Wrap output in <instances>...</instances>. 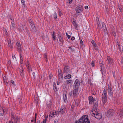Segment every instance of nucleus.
I'll list each match as a JSON object with an SVG mask.
<instances>
[{"instance_id": "1", "label": "nucleus", "mask_w": 123, "mask_h": 123, "mask_svg": "<svg viewBox=\"0 0 123 123\" xmlns=\"http://www.w3.org/2000/svg\"><path fill=\"white\" fill-rule=\"evenodd\" d=\"M89 120L88 119L87 115L82 116L79 120L76 121L75 123H90Z\"/></svg>"}, {"instance_id": "2", "label": "nucleus", "mask_w": 123, "mask_h": 123, "mask_svg": "<svg viewBox=\"0 0 123 123\" xmlns=\"http://www.w3.org/2000/svg\"><path fill=\"white\" fill-rule=\"evenodd\" d=\"M107 89H105L103 91L102 95V101L104 104H105L107 101Z\"/></svg>"}, {"instance_id": "3", "label": "nucleus", "mask_w": 123, "mask_h": 123, "mask_svg": "<svg viewBox=\"0 0 123 123\" xmlns=\"http://www.w3.org/2000/svg\"><path fill=\"white\" fill-rule=\"evenodd\" d=\"M11 117H12V121L11 122V121H10L9 123H13V120H14V123H19V119L18 117L15 116L14 114L12 113Z\"/></svg>"}, {"instance_id": "4", "label": "nucleus", "mask_w": 123, "mask_h": 123, "mask_svg": "<svg viewBox=\"0 0 123 123\" xmlns=\"http://www.w3.org/2000/svg\"><path fill=\"white\" fill-rule=\"evenodd\" d=\"M108 89H107L108 98L109 99L113 97V93L112 88L111 86H108Z\"/></svg>"}, {"instance_id": "5", "label": "nucleus", "mask_w": 123, "mask_h": 123, "mask_svg": "<svg viewBox=\"0 0 123 123\" xmlns=\"http://www.w3.org/2000/svg\"><path fill=\"white\" fill-rule=\"evenodd\" d=\"M92 116H94L96 118L98 119H101L102 116L101 113H98V111H95L92 112Z\"/></svg>"}, {"instance_id": "6", "label": "nucleus", "mask_w": 123, "mask_h": 123, "mask_svg": "<svg viewBox=\"0 0 123 123\" xmlns=\"http://www.w3.org/2000/svg\"><path fill=\"white\" fill-rule=\"evenodd\" d=\"M83 8L81 5H79L77 6L75 8L76 11V13L77 14H79L83 10Z\"/></svg>"}, {"instance_id": "7", "label": "nucleus", "mask_w": 123, "mask_h": 123, "mask_svg": "<svg viewBox=\"0 0 123 123\" xmlns=\"http://www.w3.org/2000/svg\"><path fill=\"white\" fill-rule=\"evenodd\" d=\"M98 104L97 101L96 100L93 102V109L92 110V112H93V111H97V108L98 107Z\"/></svg>"}, {"instance_id": "8", "label": "nucleus", "mask_w": 123, "mask_h": 123, "mask_svg": "<svg viewBox=\"0 0 123 123\" xmlns=\"http://www.w3.org/2000/svg\"><path fill=\"white\" fill-rule=\"evenodd\" d=\"M16 45L17 49L19 53H21L22 50V47L19 42L18 41L16 43Z\"/></svg>"}, {"instance_id": "9", "label": "nucleus", "mask_w": 123, "mask_h": 123, "mask_svg": "<svg viewBox=\"0 0 123 123\" xmlns=\"http://www.w3.org/2000/svg\"><path fill=\"white\" fill-rule=\"evenodd\" d=\"M114 112V111L113 109H109L107 111V116L109 117H111L113 115Z\"/></svg>"}, {"instance_id": "10", "label": "nucleus", "mask_w": 123, "mask_h": 123, "mask_svg": "<svg viewBox=\"0 0 123 123\" xmlns=\"http://www.w3.org/2000/svg\"><path fill=\"white\" fill-rule=\"evenodd\" d=\"M80 85V82L79 80L77 79H76L74 84V88L78 89V88L79 87Z\"/></svg>"}, {"instance_id": "11", "label": "nucleus", "mask_w": 123, "mask_h": 123, "mask_svg": "<svg viewBox=\"0 0 123 123\" xmlns=\"http://www.w3.org/2000/svg\"><path fill=\"white\" fill-rule=\"evenodd\" d=\"M74 88L73 89V90L72 92H73V95L74 96H76L78 95V92L77 88L74 89Z\"/></svg>"}, {"instance_id": "12", "label": "nucleus", "mask_w": 123, "mask_h": 123, "mask_svg": "<svg viewBox=\"0 0 123 123\" xmlns=\"http://www.w3.org/2000/svg\"><path fill=\"white\" fill-rule=\"evenodd\" d=\"M70 68L67 65H65L64 70L63 71V72L64 73H68L69 72Z\"/></svg>"}, {"instance_id": "13", "label": "nucleus", "mask_w": 123, "mask_h": 123, "mask_svg": "<svg viewBox=\"0 0 123 123\" xmlns=\"http://www.w3.org/2000/svg\"><path fill=\"white\" fill-rule=\"evenodd\" d=\"M107 59L109 65H111L112 64L113 62V59L110 56H107Z\"/></svg>"}, {"instance_id": "14", "label": "nucleus", "mask_w": 123, "mask_h": 123, "mask_svg": "<svg viewBox=\"0 0 123 123\" xmlns=\"http://www.w3.org/2000/svg\"><path fill=\"white\" fill-rule=\"evenodd\" d=\"M66 107L65 106H62L60 111L59 112L61 114H62L63 113L65 112V111Z\"/></svg>"}, {"instance_id": "15", "label": "nucleus", "mask_w": 123, "mask_h": 123, "mask_svg": "<svg viewBox=\"0 0 123 123\" xmlns=\"http://www.w3.org/2000/svg\"><path fill=\"white\" fill-rule=\"evenodd\" d=\"M51 35L54 41H56V40L55 33V31H53L51 32Z\"/></svg>"}, {"instance_id": "16", "label": "nucleus", "mask_w": 123, "mask_h": 123, "mask_svg": "<svg viewBox=\"0 0 123 123\" xmlns=\"http://www.w3.org/2000/svg\"><path fill=\"white\" fill-rule=\"evenodd\" d=\"M89 103L90 104H91L93 102H94V99L93 98L92 96H90L89 97Z\"/></svg>"}, {"instance_id": "17", "label": "nucleus", "mask_w": 123, "mask_h": 123, "mask_svg": "<svg viewBox=\"0 0 123 123\" xmlns=\"http://www.w3.org/2000/svg\"><path fill=\"white\" fill-rule=\"evenodd\" d=\"M92 43L93 45V46L94 47V48L96 50H97L98 47L97 46L96 44V43L93 40H92L91 42Z\"/></svg>"}, {"instance_id": "18", "label": "nucleus", "mask_w": 123, "mask_h": 123, "mask_svg": "<svg viewBox=\"0 0 123 123\" xmlns=\"http://www.w3.org/2000/svg\"><path fill=\"white\" fill-rule=\"evenodd\" d=\"M4 113V110L3 108L0 106V116H2Z\"/></svg>"}, {"instance_id": "19", "label": "nucleus", "mask_w": 123, "mask_h": 123, "mask_svg": "<svg viewBox=\"0 0 123 123\" xmlns=\"http://www.w3.org/2000/svg\"><path fill=\"white\" fill-rule=\"evenodd\" d=\"M53 88L54 92H56L57 91V89L56 86V84L55 82H54L53 84Z\"/></svg>"}, {"instance_id": "20", "label": "nucleus", "mask_w": 123, "mask_h": 123, "mask_svg": "<svg viewBox=\"0 0 123 123\" xmlns=\"http://www.w3.org/2000/svg\"><path fill=\"white\" fill-rule=\"evenodd\" d=\"M68 48L69 49V50H69L70 52H74V48L73 46L69 47Z\"/></svg>"}, {"instance_id": "21", "label": "nucleus", "mask_w": 123, "mask_h": 123, "mask_svg": "<svg viewBox=\"0 0 123 123\" xmlns=\"http://www.w3.org/2000/svg\"><path fill=\"white\" fill-rule=\"evenodd\" d=\"M29 21L30 22V24L32 27V28H34L35 27V26L34 25V24L33 22L31 20V22H30V21L29 20Z\"/></svg>"}, {"instance_id": "22", "label": "nucleus", "mask_w": 123, "mask_h": 123, "mask_svg": "<svg viewBox=\"0 0 123 123\" xmlns=\"http://www.w3.org/2000/svg\"><path fill=\"white\" fill-rule=\"evenodd\" d=\"M46 104L48 107L49 108L50 107L51 105V103L49 101H48L47 102Z\"/></svg>"}, {"instance_id": "23", "label": "nucleus", "mask_w": 123, "mask_h": 123, "mask_svg": "<svg viewBox=\"0 0 123 123\" xmlns=\"http://www.w3.org/2000/svg\"><path fill=\"white\" fill-rule=\"evenodd\" d=\"M18 28L19 30H20L21 31H22V30H23L24 29L23 25L22 24L20 25H19Z\"/></svg>"}, {"instance_id": "24", "label": "nucleus", "mask_w": 123, "mask_h": 123, "mask_svg": "<svg viewBox=\"0 0 123 123\" xmlns=\"http://www.w3.org/2000/svg\"><path fill=\"white\" fill-rule=\"evenodd\" d=\"M20 75L22 77H24V69L22 68L21 70H20Z\"/></svg>"}, {"instance_id": "25", "label": "nucleus", "mask_w": 123, "mask_h": 123, "mask_svg": "<svg viewBox=\"0 0 123 123\" xmlns=\"http://www.w3.org/2000/svg\"><path fill=\"white\" fill-rule=\"evenodd\" d=\"M55 115V113L54 112H51L49 115V117L50 118H51Z\"/></svg>"}, {"instance_id": "26", "label": "nucleus", "mask_w": 123, "mask_h": 123, "mask_svg": "<svg viewBox=\"0 0 123 123\" xmlns=\"http://www.w3.org/2000/svg\"><path fill=\"white\" fill-rule=\"evenodd\" d=\"M59 40L60 42H62V41L63 38L61 36V35L60 34L59 35Z\"/></svg>"}, {"instance_id": "27", "label": "nucleus", "mask_w": 123, "mask_h": 123, "mask_svg": "<svg viewBox=\"0 0 123 123\" xmlns=\"http://www.w3.org/2000/svg\"><path fill=\"white\" fill-rule=\"evenodd\" d=\"M58 75L59 76V77L60 78H62L63 77V75L62 73L61 72L60 73L59 70L58 71Z\"/></svg>"}, {"instance_id": "28", "label": "nucleus", "mask_w": 123, "mask_h": 123, "mask_svg": "<svg viewBox=\"0 0 123 123\" xmlns=\"http://www.w3.org/2000/svg\"><path fill=\"white\" fill-rule=\"evenodd\" d=\"M71 74H68V75H66V76H65V77L64 78L65 79H69L71 78Z\"/></svg>"}, {"instance_id": "29", "label": "nucleus", "mask_w": 123, "mask_h": 123, "mask_svg": "<svg viewBox=\"0 0 123 123\" xmlns=\"http://www.w3.org/2000/svg\"><path fill=\"white\" fill-rule=\"evenodd\" d=\"M102 25L103 28L104 30H105L106 29V26L104 23L103 22L102 23Z\"/></svg>"}, {"instance_id": "30", "label": "nucleus", "mask_w": 123, "mask_h": 123, "mask_svg": "<svg viewBox=\"0 0 123 123\" xmlns=\"http://www.w3.org/2000/svg\"><path fill=\"white\" fill-rule=\"evenodd\" d=\"M8 44L9 46L11 48H12V47L11 44V41H10L8 40Z\"/></svg>"}, {"instance_id": "31", "label": "nucleus", "mask_w": 123, "mask_h": 123, "mask_svg": "<svg viewBox=\"0 0 123 123\" xmlns=\"http://www.w3.org/2000/svg\"><path fill=\"white\" fill-rule=\"evenodd\" d=\"M75 104L77 105H79V104L80 103V101L79 99H77L75 101Z\"/></svg>"}, {"instance_id": "32", "label": "nucleus", "mask_w": 123, "mask_h": 123, "mask_svg": "<svg viewBox=\"0 0 123 123\" xmlns=\"http://www.w3.org/2000/svg\"><path fill=\"white\" fill-rule=\"evenodd\" d=\"M15 25L14 24H11V27L13 30H14L15 28Z\"/></svg>"}, {"instance_id": "33", "label": "nucleus", "mask_w": 123, "mask_h": 123, "mask_svg": "<svg viewBox=\"0 0 123 123\" xmlns=\"http://www.w3.org/2000/svg\"><path fill=\"white\" fill-rule=\"evenodd\" d=\"M19 54H20V59L21 60V62H20L21 63V62H22L23 61V58L22 57V55L21 54V53H19Z\"/></svg>"}, {"instance_id": "34", "label": "nucleus", "mask_w": 123, "mask_h": 123, "mask_svg": "<svg viewBox=\"0 0 123 123\" xmlns=\"http://www.w3.org/2000/svg\"><path fill=\"white\" fill-rule=\"evenodd\" d=\"M26 67L28 69L29 71V72H30L32 71V68H31L29 67L28 65H27Z\"/></svg>"}, {"instance_id": "35", "label": "nucleus", "mask_w": 123, "mask_h": 123, "mask_svg": "<svg viewBox=\"0 0 123 123\" xmlns=\"http://www.w3.org/2000/svg\"><path fill=\"white\" fill-rule=\"evenodd\" d=\"M54 17L55 19H56L57 18V15L56 12H55L54 14Z\"/></svg>"}, {"instance_id": "36", "label": "nucleus", "mask_w": 123, "mask_h": 123, "mask_svg": "<svg viewBox=\"0 0 123 123\" xmlns=\"http://www.w3.org/2000/svg\"><path fill=\"white\" fill-rule=\"evenodd\" d=\"M72 80H68L66 81V83L67 84H68L72 82Z\"/></svg>"}, {"instance_id": "37", "label": "nucleus", "mask_w": 123, "mask_h": 123, "mask_svg": "<svg viewBox=\"0 0 123 123\" xmlns=\"http://www.w3.org/2000/svg\"><path fill=\"white\" fill-rule=\"evenodd\" d=\"M64 102V103L67 102V98L63 97Z\"/></svg>"}, {"instance_id": "38", "label": "nucleus", "mask_w": 123, "mask_h": 123, "mask_svg": "<svg viewBox=\"0 0 123 123\" xmlns=\"http://www.w3.org/2000/svg\"><path fill=\"white\" fill-rule=\"evenodd\" d=\"M118 8L120 11V12L122 13L123 12L122 9L121 7L119 6H118Z\"/></svg>"}, {"instance_id": "39", "label": "nucleus", "mask_w": 123, "mask_h": 123, "mask_svg": "<svg viewBox=\"0 0 123 123\" xmlns=\"http://www.w3.org/2000/svg\"><path fill=\"white\" fill-rule=\"evenodd\" d=\"M11 24H14V19H13L11 18Z\"/></svg>"}, {"instance_id": "40", "label": "nucleus", "mask_w": 123, "mask_h": 123, "mask_svg": "<svg viewBox=\"0 0 123 123\" xmlns=\"http://www.w3.org/2000/svg\"><path fill=\"white\" fill-rule=\"evenodd\" d=\"M18 101L20 103H21L22 101V99L21 98H18Z\"/></svg>"}, {"instance_id": "41", "label": "nucleus", "mask_w": 123, "mask_h": 123, "mask_svg": "<svg viewBox=\"0 0 123 123\" xmlns=\"http://www.w3.org/2000/svg\"><path fill=\"white\" fill-rule=\"evenodd\" d=\"M73 0H68V3L69 4H71L72 3Z\"/></svg>"}, {"instance_id": "42", "label": "nucleus", "mask_w": 123, "mask_h": 123, "mask_svg": "<svg viewBox=\"0 0 123 123\" xmlns=\"http://www.w3.org/2000/svg\"><path fill=\"white\" fill-rule=\"evenodd\" d=\"M37 115V113H36L35 114V120H34V123H36V122Z\"/></svg>"}, {"instance_id": "43", "label": "nucleus", "mask_w": 123, "mask_h": 123, "mask_svg": "<svg viewBox=\"0 0 123 123\" xmlns=\"http://www.w3.org/2000/svg\"><path fill=\"white\" fill-rule=\"evenodd\" d=\"M98 28H99V29L101 27V25H99L100 24L99 22H98Z\"/></svg>"}, {"instance_id": "44", "label": "nucleus", "mask_w": 123, "mask_h": 123, "mask_svg": "<svg viewBox=\"0 0 123 123\" xmlns=\"http://www.w3.org/2000/svg\"><path fill=\"white\" fill-rule=\"evenodd\" d=\"M22 5H25V1L24 0H21Z\"/></svg>"}, {"instance_id": "45", "label": "nucleus", "mask_w": 123, "mask_h": 123, "mask_svg": "<svg viewBox=\"0 0 123 123\" xmlns=\"http://www.w3.org/2000/svg\"><path fill=\"white\" fill-rule=\"evenodd\" d=\"M44 57L46 59H47V53H45L44 54Z\"/></svg>"}, {"instance_id": "46", "label": "nucleus", "mask_w": 123, "mask_h": 123, "mask_svg": "<svg viewBox=\"0 0 123 123\" xmlns=\"http://www.w3.org/2000/svg\"><path fill=\"white\" fill-rule=\"evenodd\" d=\"M92 65L93 67L94 65V62L93 61H92Z\"/></svg>"}, {"instance_id": "47", "label": "nucleus", "mask_w": 123, "mask_h": 123, "mask_svg": "<svg viewBox=\"0 0 123 123\" xmlns=\"http://www.w3.org/2000/svg\"><path fill=\"white\" fill-rule=\"evenodd\" d=\"M11 82L12 84L13 85L15 86V85L14 84V81L12 80H11Z\"/></svg>"}, {"instance_id": "48", "label": "nucleus", "mask_w": 123, "mask_h": 123, "mask_svg": "<svg viewBox=\"0 0 123 123\" xmlns=\"http://www.w3.org/2000/svg\"><path fill=\"white\" fill-rule=\"evenodd\" d=\"M66 35H67V36L68 37V39H69L70 37H71V36H70V35H68V33H66Z\"/></svg>"}, {"instance_id": "49", "label": "nucleus", "mask_w": 123, "mask_h": 123, "mask_svg": "<svg viewBox=\"0 0 123 123\" xmlns=\"http://www.w3.org/2000/svg\"><path fill=\"white\" fill-rule=\"evenodd\" d=\"M12 58H13V59H14L15 60H16V57H15V55H12Z\"/></svg>"}, {"instance_id": "50", "label": "nucleus", "mask_w": 123, "mask_h": 123, "mask_svg": "<svg viewBox=\"0 0 123 123\" xmlns=\"http://www.w3.org/2000/svg\"><path fill=\"white\" fill-rule=\"evenodd\" d=\"M72 93H73L72 92H70L69 94V96L70 97H71L72 95Z\"/></svg>"}, {"instance_id": "51", "label": "nucleus", "mask_w": 123, "mask_h": 123, "mask_svg": "<svg viewBox=\"0 0 123 123\" xmlns=\"http://www.w3.org/2000/svg\"><path fill=\"white\" fill-rule=\"evenodd\" d=\"M58 121L57 119H55L54 120V123H57Z\"/></svg>"}, {"instance_id": "52", "label": "nucleus", "mask_w": 123, "mask_h": 123, "mask_svg": "<svg viewBox=\"0 0 123 123\" xmlns=\"http://www.w3.org/2000/svg\"><path fill=\"white\" fill-rule=\"evenodd\" d=\"M96 19L98 22V21L99 22V19L98 17H96Z\"/></svg>"}, {"instance_id": "53", "label": "nucleus", "mask_w": 123, "mask_h": 123, "mask_svg": "<svg viewBox=\"0 0 123 123\" xmlns=\"http://www.w3.org/2000/svg\"><path fill=\"white\" fill-rule=\"evenodd\" d=\"M75 39V37H73L71 38V40L73 41V40H74Z\"/></svg>"}, {"instance_id": "54", "label": "nucleus", "mask_w": 123, "mask_h": 123, "mask_svg": "<svg viewBox=\"0 0 123 123\" xmlns=\"http://www.w3.org/2000/svg\"><path fill=\"white\" fill-rule=\"evenodd\" d=\"M43 123H46V121L45 119H44L43 121Z\"/></svg>"}, {"instance_id": "55", "label": "nucleus", "mask_w": 123, "mask_h": 123, "mask_svg": "<svg viewBox=\"0 0 123 123\" xmlns=\"http://www.w3.org/2000/svg\"><path fill=\"white\" fill-rule=\"evenodd\" d=\"M3 79L5 81H6L5 80L6 79V77L5 76L4 77H3Z\"/></svg>"}, {"instance_id": "56", "label": "nucleus", "mask_w": 123, "mask_h": 123, "mask_svg": "<svg viewBox=\"0 0 123 123\" xmlns=\"http://www.w3.org/2000/svg\"><path fill=\"white\" fill-rule=\"evenodd\" d=\"M4 32H5V33L6 34V35L7 34V30H5L4 31Z\"/></svg>"}, {"instance_id": "57", "label": "nucleus", "mask_w": 123, "mask_h": 123, "mask_svg": "<svg viewBox=\"0 0 123 123\" xmlns=\"http://www.w3.org/2000/svg\"><path fill=\"white\" fill-rule=\"evenodd\" d=\"M67 93L66 94H65V95L63 96V97L67 98Z\"/></svg>"}, {"instance_id": "58", "label": "nucleus", "mask_w": 123, "mask_h": 123, "mask_svg": "<svg viewBox=\"0 0 123 123\" xmlns=\"http://www.w3.org/2000/svg\"><path fill=\"white\" fill-rule=\"evenodd\" d=\"M117 44L118 45V46H119V45H120V44H119V43H118V41L117 42Z\"/></svg>"}, {"instance_id": "59", "label": "nucleus", "mask_w": 123, "mask_h": 123, "mask_svg": "<svg viewBox=\"0 0 123 123\" xmlns=\"http://www.w3.org/2000/svg\"><path fill=\"white\" fill-rule=\"evenodd\" d=\"M85 8L86 9H88V7L87 6H85Z\"/></svg>"}, {"instance_id": "60", "label": "nucleus", "mask_w": 123, "mask_h": 123, "mask_svg": "<svg viewBox=\"0 0 123 123\" xmlns=\"http://www.w3.org/2000/svg\"><path fill=\"white\" fill-rule=\"evenodd\" d=\"M32 75L34 76H35V73L34 72H33L32 73Z\"/></svg>"}, {"instance_id": "61", "label": "nucleus", "mask_w": 123, "mask_h": 123, "mask_svg": "<svg viewBox=\"0 0 123 123\" xmlns=\"http://www.w3.org/2000/svg\"><path fill=\"white\" fill-rule=\"evenodd\" d=\"M52 77V76H51V75H49V77L50 79H51Z\"/></svg>"}, {"instance_id": "62", "label": "nucleus", "mask_w": 123, "mask_h": 123, "mask_svg": "<svg viewBox=\"0 0 123 123\" xmlns=\"http://www.w3.org/2000/svg\"><path fill=\"white\" fill-rule=\"evenodd\" d=\"M74 26H75V28L77 27L78 26L76 24H75V25H74Z\"/></svg>"}, {"instance_id": "63", "label": "nucleus", "mask_w": 123, "mask_h": 123, "mask_svg": "<svg viewBox=\"0 0 123 123\" xmlns=\"http://www.w3.org/2000/svg\"><path fill=\"white\" fill-rule=\"evenodd\" d=\"M59 14L60 16V15H61L62 14L61 12V11H59Z\"/></svg>"}, {"instance_id": "64", "label": "nucleus", "mask_w": 123, "mask_h": 123, "mask_svg": "<svg viewBox=\"0 0 123 123\" xmlns=\"http://www.w3.org/2000/svg\"><path fill=\"white\" fill-rule=\"evenodd\" d=\"M122 62L123 64V57L122 59Z\"/></svg>"}]
</instances>
